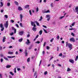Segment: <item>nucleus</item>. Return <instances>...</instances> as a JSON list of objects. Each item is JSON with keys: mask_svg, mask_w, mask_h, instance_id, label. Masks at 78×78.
I'll return each instance as SVG.
<instances>
[{"mask_svg": "<svg viewBox=\"0 0 78 78\" xmlns=\"http://www.w3.org/2000/svg\"><path fill=\"white\" fill-rule=\"evenodd\" d=\"M27 50H25V54L26 56H28V52H27Z\"/></svg>", "mask_w": 78, "mask_h": 78, "instance_id": "obj_15", "label": "nucleus"}, {"mask_svg": "<svg viewBox=\"0 0 78 78\" xmlns=\"http://www.w3.org/2000/svg\"><path fill=\"white\" fill-rule=\"evenodd\" d=\"M18 34L20 36H22L23 34V31H20Z\"/></svg>", "mask_w": 78, "mask_h": 78, "instance_id": "obj_5", "label": "nucleus"}, {"mask_svg": "<svg viewBox=\"0 0 78 78\" xmlns=\"http://www.w3.org/2000/svg\"><path fill=\"white\" fill-rule=\"evenodd\" d=\"M29 6H30V5H27L25 6V8L26 9H27V8H28Z\"/></svg>", "mask_w": 78, "mask_h": 78, "instance_id": "obj_24", "label": "nucleus"}, {"mask_svg": "<svg viewBox=\"0 0 78 78\" xmlns=\"http://www.w3.org/2000/svg\"><path fill=\"white\" fill-rule=\"evenodd\" d=\"M43 27H44V28H47V27L45 26H44V25H43Z\"/></svg>", "mask_w": 78, "mask_h": 78, "instance_id": "obj_61", "label": "nucleus"}, {"mask_svg": "<svg viewBox=\"0 0 78 78\" xmlns=\"http://www.w3.org/2000/svg\"><path fill=\"white\" fill-rule=\"evenodd\" d=\"M14 72L15 73H16V68H15L14 69Z\"/></svg>", "mask_w": 78, "mask_h": 78, "instance_id": "obj_60", "label": "nucleus"}, {"mask_svg": "<svg viewBox=\"0 0 78 78\" xmlns=\"http://www.w3.org/2000/svg\"><path fill=\"white\" fill-rule=\"evenodd\" d=\"M54 39V38H52V39H51L50 40V42H53V41Z\"/></svg>", "mask_w": 78, "mask_h": 78, "instance_id": "obj_46", "label": "nucleus"}, {"mask_svg": "<svg viewBox=\"0 0 78 78\" xmlns=\"http://www.w3.org/2000/svg\"><path fill=\"white\" fill-rule=\"evenodd\" d=\"M16 27H17V28H19V25L17 24H16Z\"/></svg>", "mask_w": 78, "mask_h": 78, "instance_id": "obj_52", "label": "nucleus"}, {"mask_svg": "<svg viewBox=\"0 0 78 78\" xmlns=\"http://www.w3.org/2000/svg\"><path fill=\"white\" fill-rule=\"evenodd\" d=\"M69 30H75V29L74 28H69Z\"/></svg>", "mask_w": 78, "mask_h": 78, "instance_id": "obj_58", "label": "nucleus"}, {"mask_svg": "<svg viewBox=\"0 0 78 78\" xmlns=\"http://www.w3.org/2000/svg\"><path fill=\"white\" fill-rule=\"evenodd\" d=\"M20 25L21 27H23V26H22V23H20Z\"/></svg>", "mask_w": 78, "mask_h": 78, "instance_id": "obj_53", "label": "nucleus"}, {"mask_svg": "<svg viewBox=\"0 0 78 78\" xmlns=\"http://www.w3.org/2000/svg\"><path fill=\"white\" fill-rule=\"evenodd\" d=\"M14 3L16 5H19V3L17 2V1H15Z\"/></svg>", "mask_w": 78, "mask_h": 78, "instance_id": "obj_20", "label": "nucleus"}, {"mask_svg": "<svg viewBox=\"0 0 78 78\" xmlns=\"http://www.w3.org/2000/svg\"><path fill=\"white\" fill-rule=\"evenodd\" d=\"M69 41L71 42H75V38H74L73 37L70 38L69 39Z\"/></svg>", "mask_w": 78, "mask_h": 78, "instance_id": "obj_4", "label": "nucleus"}, {"mask_svg": "<svg viewBox=\"0 0 78 78\" xmlns=\"http://www.w3.org/2000/svg\"><path fill=\"white\" fill-rule=\"evenodd\" d=\"M75 9L76 12H78V6H77L75 8Z\"/></svg>", "mask_w": 78, "mask_h": 78, "instance_id": "obj_19", "label": "nucleus"}, {"mask_svg": "<svg viewBox=\"0 0 78 78\" xmlns=\"http://www.w3.org/2000/svg\"><path fill=\"white\" fill-rule=\"evenodd\" d=\"M0 27L1 28H3L4 27H3V24L2 23L0 24Z\"/></svg>", "mask_w": 78, "mask_h": 78, "instance_id": "obj_34", "label": "nucleus"}, {"mask_svg": "<svg viewBox=\"0 0 78 78\" xmlns=\"http://www.w3.org/2000/svg\"><path fill=\"white\" fill-rule=\"evenodd\" d=\"M11 39H12L13 40H14V39H15V38L13 37H11Z\"/></svg>", "mask_w": 78, "mask_h": 78, "instance_id": "obj_62", "label": "nucleus"}, {"mask_svg": "<svg viewBox=\"0 0 78 78\" xmlns=\"http://www.w3.org/2000/svg\"><path fill=\"white\" fill-rule=\"evenodd\" d=\"M64 17V16H61L59 18V19H62L63 18V17Z\"/></svg>", "mask_w": 78, "mask_h": 78, "instance_id": "obj_41", "label": "nucleus"}, {"mask_svg": "<svg viewBox=\"0 0 78 78\" xmlns=\"http://www.w3.org/2000/svg\"><path fill=\"white\" fill-rule=\"evenodd\" d=\"M4 59H5V60H6V61H9V60H8V58L6 57H4Z\"/></svg>", "mask_w": 78, "mask_h": 78, "instance_id": "obj_36", "label": "nucleus"}, {"mask_svg": "<svg viewBox=\"0 0 78 78\" xmlns=\"http://www.w3.org/2000/svg\"><path fill=\"white\" fill-rule=\"evenodd\" d=\"M20 70H21V69L20 68H17V70H18V71H19Z\"/></svg>", "mask_w": 78, "mask_h": 78, "instance_id": "obj_50", "label": "nucleus"}, {"mask_svg": "<svg viewBox=\"0 0 78 78\" xmlns=\"http://www.w3.org/2000/svg\"><path fill=\"white\" fill-rule=\"evenodd\" d=\"M35 23H36L37 25V26H38L39 27L40 26V25H39V23H38L37 21H35Z\"/></svg>", "mask_w": 78, "mask_h": 78, "instance_id": "obj_18", "label": "nucleus"}, {"mask_svg": "<svg viewBox=\"0 0 78 78\" xmlns=\"http://www.w3.org/2000/svg\"><path fill=\"white\" fill-rule=\"evenodd\" d=\"M16 56H7V58H15Z\"/></svg>", "mask_w": 78, "mask_h": 78, "instance_id": "obj_17", "label": "nucleus"}, {"mask_svg": "<svg viewBox=\"0 0 78 78\" xmlns=\"http://www.w3.org/2000/svg\"><path fill=\"white\" fill-rule=\"evenodd\" d=\"M42 62V60H41L39 64V66H40L41 65V63Z\"/></svg>", "mask_w": 78, "mask_h": 78, "instance_id": "obj_51", "label": "nucleus"}, {"mask_svg": "<svg viewBox=\"0 0 78 78\" xmlns=\"http://www.w3.org/2000/svg\"><path fill=\"white\" fill-rule=\"evenodd\" d=\"M14 53V52H13L9 51L8 52V54L9 55H12Z\"/></svg>", "mask_w": 78, "mask_h": 78, "instance_id": "obj_16", "label": "nucleus"}, {"mask_svg": "<svg viewBox=\"0 0 78 78\" xmlns=\"http://www.w3.org/2000/svg\"><path fill=\"white\" fill-rule=\"evenodd\" d=\"M32 30L34 31H36L37 28L36 27H33L32 28Z\"/></svg>", "mask_w": 78, "mask_h": 78, "instance_id": "obj_10", "label": "nucleus"}, {"mask_svg": "<svg viewBox=\"0 0 78 78\" xmlns=\"http://www.w3.org/2000/svg\"><path fill=\"white\" fill-rule=\"evenodd\" d=\"M39 33H40V35H41V34H42V30H41Z\"/></svg>", "mask_w": 78, "mask_h": 78, "instance_id": "obj_28", "label": "nucleus"}, {"mask_svg": "<svg viewBox=\"0 0 78 78\" xmlns=\"http://www.w3.org/2000/svg\"><path fill=\"white\" fill-rule=\"evenodd\" d=\"M75 25V22H74L71 24L72 26H73Z\"/></svg>", "mask_w": 78, "mask_h": 78, "instance_id": "obj_33", "label": "nucleus"}, {"mask_svg": "<svg viewBox=\"0 0 78 78\" xmlns=\"http://www.w3.org/2000/svg\"><path fill=\"white\" fill-rule=\"evenodd\" d=\"M36 44H39L40 43V41H37L35 42Z\"/></svg>", "mask_w": 78, "mask_h": 78, "instance_id": "obj_54", "label": "nucleus"}, {"mask_svg": "<svg viewBox=\"0 0 78 78\" xmlns=\"http://www.w3.org/2000/svg\"><path fill=\"white\" fill-rule=\"evenodd\" d=\"M18 10H19V11H22V10H23V9H22L21 7L20 6L18 7Z\"/></svg>", "mask_w": 78, "mask_h": 78, "instance_id": "obj_11", "label": "nucleus"}, {"mask_svg": "<svg viewBox=\"0 0 78 78\" xmlns=\"http://www.w3.org/2000/svg\"><path fill=\"white\" fill-rule=\"evenodd\" d=\"M69 61L70 62H71L72 64L74 63V61H73V60L72 59H70L69 60Z\"/></svg>", "mask_w": 78, "mask_h": 78, "instance_id": "obj_9", "label": "nucleus"}, {"mask_svg": "<svg viewBox=\"0 0 78 78\" xmlns=\"http://www.w3.org/2000/svg\"><path fill=\"white\" fill-rule=\"evenodd\" d=\"M10 75H12V76H14V73H13L12 72H10Z\"/></svg>", "mask_w": 78, "mask_h": 78, "instance_id": "obj_25", "label": "nucleus"}, {"mask_svg": "<svg viewBox=\"0 0 78 78\" xmlns=\"http://www.w3.org/2000/svg\"><path fill=\"white\" fill-rule=\"evenodd\" d=\"M46 48L47 50H49V49H50V47L48 46H47Z\"/></svg>", "mask_w": 78, "mask_h": 78, "instance_id": "obj_45", "label": "nucleus"}, {"mask_svg": "<svg viewBox=\"0 0 78 78\" xmlns=\"http://www.w3.org/2000/svg\"><path fill=\"white\" fill-rule=\"evenodd\" d=\"M42 12H43V13L44 14L45 13H48V12H50V10H48L47 11H46V10H43L42 11Z\"/></svg>", "mask_w": 78, "mask_h": 78, "instance_id": "obj_2", "label": "nucleus"}, {"mask_svg": "<svg viewBox=\"0 0 78 78\" xmlns=\"http://www.w3.org/2000/svg\"><path fill=\"white\" fill-rule=\"evenodd\" d=\"M32 46H30L29 48V50H31V49H32Z\"/></svg>", "mask_w": 78, "mask_h": 78, "instance_id": "obj_49", "label": "nucleus"}, {"mask_svg": "<svg viewBox=\"0 0 78 78\" xmlns=\"http://www.w3.org/2000/svg\"><path fill=\"white\" fill-rule=\"evenodd\" d=\"M9 78H12V77L10 75H9Z\"/></svg>", "mask_w": 78, "mask_h": 78, "instance_id": "obj_64", "label": "nucleus"}, {"mask_svg": "<svg viewBox=\"0 0 78 78\" xmlns=\"http://www.w3.org/2000/svg\"><path fill=\"white\" fill-rule=\"evenodd\" d=\"M50 6L51 7V8H53V3H51L50 4Z\"/></svg>", "mask_w": 78, "mask_h": 78, "instance_id": "obj_31", "label": "nucleus"}, {"mask_svg": "<svg viewBox=\"0 0 78 78\" xmlns=\"http://www.w3.org/2000/svg\"><path fill=\"white\" fill-rule=\"evenodd\" d=\"M46 18L47 19V21H49L50 20V15H46Z\"/></svg>", "mask_w": 78, "mask_h": 78, "instance_id": "obj_6", "label": "nucleus"}, {"mask_svg": "<svg viewBox=\"0 0 78 78\" xmlns=\"http://www.w3.org/2000/svg\"><path fill=\"white\" fill-rule=\"evenodd\" d=\"M78 56H77L76 58L75 59V61H77V60H78Z\"/></svg>", "mask_w": 78, "mask_h": 78, "instance_id": "obj_32", "label": "nucleus"}, {"mask_svg": "<svg viewBox=\"0 0 78 78\" xmlns=\"http://www.w3.org/2000/svg\"><path fill=\"white\" fill-rule=\"evenodd\" d=\"M45 45H46V42H44V44L43 47H44Z\"/></svg>", "mask_w": 78, "mask_h": 78, "instance_id": "obj_56", "label": "nucleus"}, {"mask_svg": "<svg viewBox=\"0 0 78 78\" xmlns=\"http://www.w3.org/2000/svg\"><path fill=\"white\" fill-rule=\"evenodd\" d=\"M27 61L28 62H29L30 61V58H27Z\"/></svg>", "mask_w": 78, "mask_h": 78, "instance_id": "obj_23", "label": "nucleus"}, {"mask_svg": "<svg viewBox=\"0 0 78 78\" xmlns=\"http://www.w3.org/2000/svg\"><path fill=\"white\" fill-rule=\"evenodd\" d=\"M29 12L30 16H31V15H32V13L31 12V10H29Z\"/></svg>", "mask_w": 78, "mask_h": 78, "instance_id": "obj_30", "label": "nucleus"}, {"mask_svg": "<svg viewBox=\"0 0 78 78\" xmlns=\"http://www.w3.org/2000/svg\"><path fill=\"white\" fill-rule=\"evenodd\" d=\"M3 58H1V62H3Z\"/></svg>", "mask_w": 78, "mask_h": 78, "instance_id": "obj_57", "label": "nucleus"}, {"mask_svg": "<svg viewBox=\"0 0 78 78\" xmlns=\"http://www.w3.org/2000/svg\"><path fill=\"white\" fill-rule=\"evenodd\" d=\"M22 41H23V38H21L19 40V41L20 42H22Z\"/></svg>", "mask_w": 78, "mask_h": 78, "instance_id": "obj_22", "label": "nucleus"}, {"mask_svg": "<svg viewBox=\"0 0 78 78\" xmlns=\"http://www.w3.org/2000/svg\"><path fill=\"white\" fill-rule=\"evenodd\" d=\"M0 11L1 12H4V10L2 9Z\"/></svg>", "mask_w": 78, "mask_h": 78, "instance_id": "obj_55", "label": "nucleus"}, {"mask_svg": "<svg viewBox=\"0 0 78 78\" xmlns=\"http://www.w3.org/2000/svg\"><path fill=\"white\" fill-rule=\"evenodd\" d=\"M4 27H5V28H8V21H7L6 22V23H5Z\"/></svg>", "mask_w": 78, "mask_h": 78, "instance_id": "obj_3", "label": "nucleus"}, {"mask_svg": "<svg viewBox=\"0 0 78 78\" xmlns=\"http://www.w3.org/2000/svg\"><path fill=\"white\" fill-rule=\"evenodd\" d=\"M4 17H5V18H6V19H8V15H5L4 16Z\"/></svg>", "mask_w": 78, "mask_h": 78, "instance_id": "obj_37", "label": "nucleus"}, {"mask_svg": "<svg viewBox=\"0 0 78 78\" xmlns=\"http://www.w3.org/2000/svg\"><path fill=\"white\" fill-rule=\"evenodd\" d=\"M13 34H14V33H13V32H12V33L10 34V36H12V35H13Z\"/></svg>", "mask_w": 78, "mask_h": 78, "instance_id": "obj_43", "label": "nucleus"}, {"mask_svg": "<svg viewBox=\"0 0 78 78\" xmlns=\"http://www.w3.org/2000/svg\"><path fill=\"white\" fill-rule=\"evenodd\" d=\"M11 67V66L10 65H8L6 66V68H7V69H8V68H10Z\"/></svg>", "mask_w": 78, "mask_h": 78, "instance_id": "obj_14", "label": "nucleus"}, {"mask_svg": "<svg viewBox=\"0 0 78 78\" xmlns=\"http://www.w3.org/2000/svg\"><path fill=\"white\" fill-rule=\"evenodd\" d=\"M57 38V39H59V36H58Z\"/></svg>", "mask_w": 78, "mask_h": 78, "instance_id": "obj_63", "label": "nucleus"}, {"mask_svg": "<svg viewBox=\"0 0 78 78\" xmlns=\"http://www.w3.org/2000/svg\"><path fill=\"white\" fill-rule=\"evenodd\" d=\"M44 75H47V71H46L45 72H44Z\"/></svg>", "mask_w": 78, "mask_h": 78, "instance_id": "obj_48", "label": "nucleus"}, {"mask_svg": "<svg viewBox=\"0 0 78 78\" xmlns=\"http://www.w3.org/2000/svg\"><path fill=\"white\" fill-rule=\"evenodd\" d=\"M10 3L9 2H8L7 3V6H10Z\"/></svg>", "mask_w": 78, "mask_h": 78, "instance_id": "obj_38", "label": "nucleus"}, {"mask_svg": "<svg viewBox=\"0 0 78 78\" xmlns=\"http://www.w3.org/2000/svg\"><path fill=\"white\" fill-rule=\"evenodd\" d=\"M66 46L67 47H68L69 48V50H71L72 49V45L70 43H68V42H66Z\"/></svg>", "mask_w": 78, "mask_h": 78, "instance_id": "obj_1", "label": "nucleus"}, {"mask_svg": "<svg viewBox=\"0 0 78 78\" xmlns=\"http://www.w3.org/2000/svg\"><path fill=\"white\" fill-rule=\"evenodd\" d=\"M5 39H6V37L4 36L3 37L2 39V41L3 42H5Z\"/></svg>", "mask_w": 78, "mask_h": 78, "instance_id": "obj_12", "label": "nucleus"}, {"mask_svg": "<svg viewBox=\"0 0 78 78\" xmlns=\"http://www.w3.org/2000/svg\"><path fill=\"white\" fill-rule=\"evenodd\" d=\"M0 57H4V55L2 54H1L0 55Z\"/></svg>", "mask_w": 78, "mask_h": 78, "instance_id": "obj_42", "label": "nucleus"}, {"mask_svg": "<svg viewBox=\"0 0 78 78\" xmlns=\"http://www.w3.org/2000/svg\"><path fill=\"white\" fill-rule=\"evenodd\" d=\"M12 30H14V33L15 34V33H16V29H15V28H14V27H12Z\"/></svg>", "mask_w": 78, "mask_h": 78, "instance_id": "obj_13", "label": "nucleus"}, {"mask_svg": "<svg viewBox=\"0 0 78 78\" xmlns=\"http://www.w3.org/2000/svg\"><path fill=\"white\" fill-rule=\"evenodd\" d=\"M4 27H2L1 30V31H3V30H4Z\"/></svg>", "mask_w": 78, "mask_h": 78, "instance_id": "obj_47", "label": "nucleus"}, {"mask_svg": "<svg viewBox=\"0 0 78 78\" xmlns=\"http://www.w3.org/2000/svg\"><path fill=\"white\" fill-rule=\"evenodd\" d=\"M10 22H11V23H14V20H10Z\"/></svg>", "mask_w": 78, "mask_h": 78, "instance_id": "obj_39", "label": "nucleus"}, {"mask_svg": "<svg viewBox=\"0 0 78 78\" xmlns=\"http://www.w3.org/2000/svg\"><path fill=\"white\" fill-rule=\"evenodd\" d=\"M38 11H39V8H38V7H37L36 9V12H38Z\"/></svg>", "mask_w": 78, "mask_h": 78, "instance_id": "obj_59", "label": "nucleus"}, {"mask_svg": "<svg viewBox=\"0 0 78 78\" xmlns=\"http://www.w3.org/2000/svg\"><path fill=\"white\" fill-rule=\"evenodd\" d=\"M20 20L21 22H22V18H23V16L22 14H20Z\"/></svg>", "mask_w": 78, "mask_h": 78, "instance_id": "obj_7", "label": "nucleus"}, {"mask_svg": "<svg viewBox=\"0 0 78 78\" xmlns=\"http://www.w3.org/2000/svg\"><path fill=\"white\" fill-rule=\"evenodd\" d=\"M58 56H62V53H60Z\"/></svg>", "mask_w": 78, "mask_h": 78, "instance_id": "obj_44", "label": "nucleus"}, {"mask_svg": "<svg viewBox=\"0 0 78 78\" xmlns=\"http://www.w3.org/2000/svg\"><path fill=\"white\" fill-rule=\"evenodd\" d=\"M43 30L44 31L45 33H47V30H45V29H43Z\"/></svg>", "mask_w": 78, "mask_h": 78, "instance_id": "obj_35", "label": "nucleus"}, {"mask_svg": "<svg viewBox=\"0 0 78 78\" xmlns=\"http://www.w3.org/2000/svg\"><path fill=\"white\" fill-rule=\"evenodd\" d=\"M71 35L72 36H75V34H73V33L71 32Z\"/></svg>", "mask_w": 78, "mask_h": 78, "instance_id": "obj_40", "label": "nucleus"}, {"mask_svg": "<svg viewBox=\"0 0 78 78\" xmlns=\"http://www.w3.org/2000/svg\"><path fill=\"white\" fill-rule=\"evenodd\" d=\"M31 42L30 41V40L29 39L27 40V41L26 42V44H27V45H28L29 44H30Z\"/></svg>", "mask_w": 78, "mask_h": 78, "instance_id": "obj_8", "label": "nucleus"}, {"mask_svg": "<svg viewBox=\"0 0 78 78\" xmlns=\"http://www.w3.org/2000/svg\"><path fill=\"white\" fill-rule=\"evenodd\" d=\"M31 23L32 26H33L34 25V22L33 21H31Z\"/></svg>", "mask_w": 78, "mask_h": 78, "instance_id": "obj_21", "label": "nucleus"}, {"mask_svg": "<svg viewBox=\"0 0 78 78\" xmlns=\"http://www.w3.org/2000/svg\"><path fill=\"white\" fill-rule=\"evenodd\" d=\"M0 3L1 5V7H2V6H3V2H1Z\"/></svg>", "mask_w": 78, "mask_h": 78, "instance_id": "obj_29", "label": "nucleus"}, {"mask_svg": "<svg viewBox=\"0 0 78 78\" xmlns=\"http://www.w3.org/2000/svg\"><path fill=\"white\" fill-rule=\"evenodd\" d=\"M69 71H71V69L69 68H68L67 69V72H69Z\"/></svg>", "mask_w": 78, "mask_h": 78, "instance_id": "obj_26", "label": "nucleus"}, {"mask_svg": "<svg viewBox=\"0 0 78 78\" xmlns=\"http://www.w3.org/2000/svg\"><path fill=\"white\" fill-rule=\"evenodd\" d=\"M43 19V18L42 17V16H41L39 20V21H41V20H42Z\"/></svg>", "mask_w": 78, "mask_h": 78, "instance_id": "obj_27", "label": "nucleus"}]
</instances>
